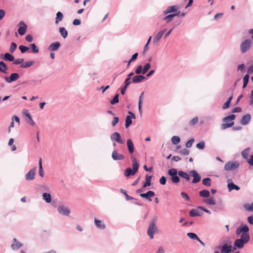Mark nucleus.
Wrapping results in <instances>:
<instances>
[{"mask_svg": "<svg viewBox=\"0 0 253 253\" xmlns=\"http://www.w3.org/2000/svg\"><path fill=\"white\" fill-rule=\"evenodd\" d=\"M249 240V234H241L240 238L235 240L233 244V251H235L237 248H243L244 245L248 243Z\"/></svg>", "mask_w": 253, "mask_h": 253, "instance_id": "obj_1", "label": "nucleus"}, {"mask_svg": "<svg viewBox=\"0 0 253 253\" xmlns=\"http://www.w3.org/2000/svg\"><path fill=\"white\" fill-rule=\"evenodd\" d=\"M157 217H154L153 220L151 221L149 225V227L147 231V235L149 236L151 239L154 238V235L157 230V227L156 226V221Z\"/></svg>", "mask_w": 253, "mask_h": 253, "instance_id": "obj_2", "label": "nucleus"}, {"mask_svg": "<svg viewBox=\"0 0 253 253\" xmlns=\"http://www.w3.org/2000/svg\"><path fill=\"white\" fill-rule=\"evenodd\" d=\"M252 41L251 39H246L243 41L240 45V49L242 53L247 52L250 49L252 45Z\"/></svg>", "mask_w": 253, "mask_h": 253, "instance_id": "obj_3", "label": "nucleus"}, {"mask_svg": "<svg viewBox=\"0 0 253 253\" xmlns=\"http://www.w3.org/2000/svg\"><path fill=\"white\" fill-rule=\"evenodd\" d=\"M177 174L178 171L175 169H170L168 170V174L171 176V180L173 183H176L179 182L180 178Z\"/></svg>", "mask_w": 253, "mask_h": 253, "instance_id": "obj_4", "label": "nucleus"}, {"mask_svg": "<svg viewBox=\"0 0 253 253\" xmlns=\"http://www.w3.org/2000/svg\"><path fill=\"white\" fill-rule=\"evenodd\" d=\"M215 250H220L221 253H230L231 252L232 250V247L231 245H228L227 244H224L222 246L219 245L215 247Z\"/></svg>", "mask_w": 253, "mask_h": 253, "instance_id": "obj_5", "label": "nucleus"}, {"mask_svg": "<svg viewBox=\"0 0 253 253\" xmlns=\"http://www.w3.org/2000/svg\"><path fill=\"white\" fill-rule=\"evenodd\" d=\"M239 167V163L237 162H228L224 166V169L230 171L237 169Z\"/></svg>", "mask_w": 253, "mask_h": 253, "instance_id": "obj_6", "label": "nucleus"}, {"mask_svg": "<svg viewBox=\"0 0 253 253\" xmlns=\"http://www.w3.org/2000/svg\"><path fill=\"white\" fill-rule=\"evenodd\" d=\"M37 169V167H35L32 169L27 173H26L25 175V179L26 180H34L35 178Z\"/></svg>", "mask_w": 253, "mask_h": 253, "instance_id": "obj_7", "label": "nucleus"}, {"mask_svg": "<svg viewBox=\"0 0 253 253\" xmlns=\"http://www.w3.org/2000/svg\"><path fill=\"white\" fill-rule=\"evenodd\" d=\"M110 138L112 141L117 142L120 144L124 143V141L121 138V134L118 132H115L112 134L110 136Z\"/></svg>", "mask_w": 253, "mask_h": 253, "instance_id": "obj_8", "label": "nucleus"}, {"mask_svg": "<svg viewBox=\"0 0 253 253\" xmlns=\"http://www.w3.org/2000/svg\"><path fill=\"white\" fill-rule=\"evenodd\" d=\"M18 25L19 27L18 29V32L20 35L23 36L26 32L27 26L23 21H20Z\"/></svg>", "mask_w": 253, "mask_h": 253, "instance_id": "obj_9", "label": "nucleus"}, {"mask_svg": "<svg viewBox=\"0 0 253 253\" xmlns=\"http://www.w3.org/2000/svg\"><path fill=\"white\" fill-rule=\"evenodd\" d=\"M189 175L193 177L192 182L196 183L199 182L201 179V176L198 174L196 170H191L189 171Z\"/></svg>", "mask_w": 253, "mask_h": 253, "instance_id": "obj_10", "label": "nucleus"}, {"mask_svg": "<svg viewBox=\"0 0 253 253\" xmlns=\"http://www.w3.org/2000/svg\"><path fill=\"white\" fill-rule=\"evenodd\" d=\"M57 211L60 214L63 215L68 216L70 213V210L69 209L64 205H61L58 207Z\"/></svg>", "mask_w": 253, "mask_h": 253, "instance_id": "obj_11", "label": "nucleus"}, {"mask_svg": "<svg viewBox=\"0 0 253 253\" xmlns=\"http://www.w3.org/2000/svg\"><path fill=\"white\" fill-rule=\"evenodd\" d=\"M19 78V75L18 73H12L9 77L5 76L4 77L5 81L7 83H10L12 82L17 80Z\"/></svg>", "mask_w": 253, "mask_h": 253, "instance_id": "obj_12", "label": "nucleus"}, {"mask_svg": "<svg viewBox=\"0 0 253 253\" xmlns=\"http://www.w3.org/2000/svg\"><path fill=\"white\" fill-rule=\"evenodd\" d=\"M249 230V228L247 225H242L237 228L236 230V234L237 235H239L241 232H243L242 234H249L248 233Z\"/></svg>", "mask_w": 253, "mask_h": 253, "instance_id": "obj_13", "label": "nucleus"}, {"mask_svg": "<svg viewBox=\"0 0 253 253\" xmlns=\"http://www.w3.org/2000/svg\"><path fill=\"white\" fill-rule=\"evenodd\" d=\"M112 158L114 161L123 160L125 157L123 154L119 153L116 150H114L112 153Z\"/></svg>", "mask_w": 253, "mask_h": 253, "instance_id": "obj_14", "label": "nucleus"}, {"mask_svg": "<svg viewBox=\"0 0 253 253\" xmlns=\"http://www.w3.org/2000/svg\"><path fill=\"white\" fill-rule=\"evenodd\" d=\"M155 195L154 192L149 190L145 193H141L140 194V196L142 198H145L149 201L151 202L152 201L151 198L154 197Z\"/></svg>", "mask_w": 253, "mask_h": 253, "instance_id": "obj_15", "label": "nucleus"}, {"mask_svg": "<svg viewBox=\"0 0 253 253\" xmlns=\"http://www.w3.org/2000/svg\"><path fill=\"white\" fill-rule=\"evenodd\" d=\"M166 31V29H164L156 34V35L153 38V42L154 44L157 43L160 41Z\"/></svg>", "mask_w": 253, "mask_h": 253, "instance_id": "obj_16", "label": "nucleus"}, {"mask_svg": "<svg viewBox=\"0 0 253 253\" xmlns=\"http://www.w3.org/2000/svg\"><path fill=\"white\" fill-rule=\"evenodd\" d=\"M251 120V116L250 114H248L244 115L240 121V123L242 125L245 126L248 125Z\"/></svg>", "mask_w": 253, "mask_h": 253, "instance_id": "obj_17", "label": "nucleus"}, {"mask_svg": "<svg viewBox=\"0 0 253 253\" xmlns=\"http://www.w3.org/2000/svg\"><path fill=\"white\" fill-rule=\"evenodd\" d=\"M61 46V44L59 42H55L51 43L48 47V49L50 51H53L57 50Z\"/></svg>", "mask_w": 253, "mask_h": 253, "instance_id": "obj_18", "label": "nucleus"}, {"mask_svg": "<svg viewBox=\"0 0 253 253\" xmlns=\"http://www.w3.org/2000/svg\"><path fill=\"white\" fill-rule=\"evenodd\" d=\"M227 187H228L229 191H231L233 190H236L238 191V190H240V188L238 186L235 185L231 181V180H229V179L228 180Z\"/></svg>", "mask_w": 253, "mask_h": 253, "instance_id": "obj_19", "label": "nucleus"}, {"mask_svg": "<svg viewBox=\"0 0 253 253\" xmlns=\"http://www.w3.org/2000/svg\"><path fill=\"white\" fill-rule=\"evenodd\" d=\"M180 11H179L176 12L173 14H169V15L164 17L163 18V20H165L166 22V23H168L172 20V18L174 16L178 15L179 14H180Z\"/></svg>", "mask_w": 253, "mask_h": 253, "instance_id": "obj_20", "label": "nucleus"}, {"mask_svg": "<svg viewBox=\"0 0 253 253\" xmlns=\"http://www.w3.org/2000/svg\"><path fill=\"white\" fill-rule=\"evenodd\" d=\"M127 147L129 154H131L134 152V145L131 139H128L126 141Z\"/></svg>", "mask_w": 253, "mask_h": 253, "instance_id": "obj_21", "label": "nucleus"}, {"mask_svg": "<svg viewBox=\"0 0 253 253\" xmlns=\"http://www.w3.org/2000/svg\"><path fill=\"white\" fill-rule=\"evenodd\" d=\"M94 223L96 226L100 229H104L105 228V225L103 222L100 220L97 219L95 218Z\"/></svg>", "mask_w": 253, "mask_h": 253, "instance_id": "obj_22", "label": "nucleus"}, {"mask_svg": "<svg viewBox=\"0 0 253 253\" xmlns=\"http://www.w3.org/2000/svg\"><path fill=\"white\" fill-rule=\"evenodd\" d=\"M178 7L177 5H172L167 7V8L164 11V15H167L168 13L175 12L177 9Z\"/></svg>", "mask_w": 253, "mask_h": 253, "instance_id": "obj_23", "label": "nucleus"}, {"mask_svg": "<svg viewBox=\"0 0 253 253\" xmlns=\"http://www.w3.org/2000/svg\"><path fill=\"white\" fill-rule=\"evenodd\" d=\"M144 92H142L139 97V102H138V110L139 112L140 113V116L142 114V102L143 99V96H144Z\"/></svg>", "mask_w": 253, "mask_h": 253, "instance_id": "obj_24", "label": "nucleus"}, {"mask_svg": "<svg viewBox=\"0 0 253 253\" xmlns=\"http://www.w3.org/2000/svg\"><path fill=\"white\" fill-rule=\"evenodd\" d=\"M145 79V77L142 75H136L134 76L132 79V82L133 83H140L142 80Z\"/></svg>", "mask_w": 253, "mask_h": 253, "instance_id": "obj_25", "label": "nucleus"}, {"mask_svg": "<svg viewBox=\"0 0 253 253\" xmlns=\"http://www.w3.org/2000/svg\"><path fill=\"white\" fill-rule=\"evenodd\" d=\"M13 241L14 243L11 245V248L14 250H18L23 246V244L18 242L16 238L13 239Z\"/></svg>", "mask_w": 253, "mask_h": 253, "instance_id": "obj_26", "label": "nucleus"}, {"mask_svg": "<svg viewBox=\"0 0 253 253\" xmlns=\"http://www.w3.org/2000/svg\"><path fill=\"white\" fill-rule=\"evenodd\" d=\"M0 57L2 59L4 60L13 61L14 60V56L9 53H6L3 55H1Z\"/></svg>", "mask_w": 253, "mask_h": 253, "instance_id": "obj_27", "label": "nucleus"}, {"mask_svg": "<svg viewBox=\"0 0 253 253\" xmlns=\"http://www.w3.org/2000/svg\"><path fill=\"white\" fill-rule=\"evenodd\" d=\"M202 213L199 212L197 209H192L189 211V214L191 217L200 216L202 215Z\"/></svg>", "mask_w": 253, "mask_h": 253, "instance_id": "obj_28", "label": "nucleus"}, {"mask_svg": "<svg viewBox=\"0 0 253 253\" xmlns=\"http://www.w3.org/2000/svg\"><path fill=\"white\" fill-rule=\"evenodd\" d=\"M152 176H149L148 175H146L145 176V182L144 183L142 188H145L148 187L151 184V179Z\"/></svg>", "mask_w": 253, "mask_h": 253, "instance_id": "obj_29", "label": "nucleus"}, {"mask_svg": "<svg viewBox=\"0 0 253 253\" xmlns=\"http://www.w3.org/2000/svg\"><path fill=\"white\" fill-rule=\"evenodd\" d=\"M178 174L179 176L185 179L187 181H189L190 179V175L187 172L179 170L178 171Z\"/></svg>", "mask_w": 253, "mask_h": 253, "instance_id": "obj_30", "label": "nucleus"}, {"mask_svg": "<svg viewBox=\"0 0 253 253\" xmlns=\"http://www.w3.org/2000/svg\"><path fill=\"white\" fill-rule=\"evenodd\" d=\"M199 195L201 197L203 198H208L210 197V192L208 190L204 189L201 191H200L199 192Z\"/></svg>", "mask_w": 253, "mask_h": 253, "instance_id": "obj_31", "label": "nucleus"}, {"mask_svg": "<svg viewBox=\"0 0 253 253\" xmlns=\"http://www.w3.org/2000/svg\"><path fill=\"white\" fill-rule=\"evenodd\" d=\"M204 202L209 205H215L216 204L215 199L213 197H211L209 199H205Z\"/></svg>", "mask_w": 253, "mask_h": 253, "instance_id": "obj_32", "label": "nucleus"}, {"mask_svg": "<svg viewBox=\"0 0 253 253\" xmlns=\"http://www.w3.org/2000/svg\"><path fill=\"white\" fill-rule=\"evenodd\" d=\"M59 32L63 38H66L68 36V32L64 27H60Z\"/></svg>", "mask_w": 253, "mask_h": 253, "instance_id": "obj_33", "label": "nucleus"}, {"mask_svg": "<svg viewBox=\"0 0 253 253\" xmlns=\"http://www.w3.org/2000/svg\"><path fill=\"white\" fill-rule=\"evenodd\" d=\"M42 198L47 203H49L51 201V195L49 193H43Z\"/></svg>", "mask_w": 253, "mask_h": 253, "instance_id": "obj_34", "label": "nucleus"}, {"mask_svg": "<svg viewBox=\"0 0 253 253\" xmlns=\"http://www.w3.org/2000/svg\"><path fill=\"white\" fill-rule=\"evenodd\" d=\"M63 18V14L60 11H58L56 13V17L55 18V23L57 24L59 22L61 21Z\"/></svg>", "mask_w": 253, "mask_h": 253, "instance_id": "obj_35", "label": "nucleus"}, {"mask_svg": "<svg viewBox=\"0 0 253 253\" xmlns=\"http://www.w3.org/2000/svg\"><path fill=\"white\" fill-rule=\"evenodd\" d=\"M136 172H134L133 170L130 168H127L125 171V175L126 177H128L130 175H133Z\"/></svg>", "mask_w": 253, "mask_h": 253, "instance_id": "obj_36", "label": "nucleus"}, {"mask_svg": "<svg viewBox=\"0 0 253 253\" xmlns=\"http://www.w3.org/2000/svg\"><path fill=\"white\" fill-rule=\"evenodd\" d=\"M202 183L206 186L210 187L211 186V180L210 178H205L202 180Z\"/></svg>", "mask_w": 253, "mask_h": 253, "instance_id": "obj_37", "label": "nucleus"}, {"mask_svg": "<svg viewBox=\"0 0 253 253\" xmlns=\"http://www.w3.org/2000/svg\"><path fill=\"white\" fill-rule=\"evenodd\" d=\"M34 63L35 62L33 61H27L22 63L20 67L24 68H27L32 66L34 64Z\"/></svg>", "mask_w": 253, "mask_h": 253, "instance_id": "obj_38", "label": "nucleus"}, {"mask_svg": "<svg viewBox=\"0 0 253 253\" xmlns=\"http://www.w3.org/2000/svg\"><path fill=\"white\" fill-rule=\"evenodd\" d=\"M6 70H7V66L5 64V63L1 61L0 62V72H1L3 73H6Z\"/></svg>", "mask_w": 253, "mask_h": 253, "instance_id": "obj_39", "label": "nucleus"}, {"mask_svg": "<svg viewBox=\"0 0 253 253\" xmlns=\"http://www.w3.org/2000/svg\"><path fill=\"white\" fill-rule=\"evenodd\" d=\"M39 175L42 177L44 176V171L42 166V159L40 158L39 160Z\"/></svg>", "mask_w": 253, "mask_h": 253, "instance_id": "obj_40", "label": "nucleus"}, {"mask_svg": "<svg viewBox=\"0 0 253 253\" xmlns=\"http://www.w3.org/2000/svg\"><path fill=\"white\" fill-rule=\"evenodd\" d=\"M139 165L137 162L135 158H133L132 160V169L134 172H136L138 170Z\"/></svg>", "mask_w": 253, "mask_h": 253, "instance_id": "obj_41", "label": "nucleus"}, {"mask_svg": "<svg viewBox=\"0 0 253 253\" xmlns=\"http://www.w3.org/2000/svg\"><path fill=\"white\" fill-rule=\"evenodd\" d=\"M132 118L130 115H127L126 118L125 126L127 128L132 124Z\"/></svg>", "mask_w": 253, "mask_h": 253, "instance_id": "obj_42", "label": "nucleus"}, {"mask_svg": "<svg viewBox=\"0 0 253 253\" xmlns=\"http://www.w3.org/2000/svg\"><path fill=\"white\" fill-rule=\"evenodd\" d=\"M250 148H247L244 149L241 152V155H242V157L245 159H248V156H249V151H250Z\"/></svg>", "mask_w": 253, "mask_h": 253, "instance_id": "obj_43", "label": "nucleus"}, {"mask_svg": "<svg viewBox=\"0 0 253 253\" xmlns=\"http://www.w3.org/2000/svg\"><path fill=\"white\" fill-rule=\"evenodd\" d=\"M249 78H250V76L249 75V74H246L244 77H243V88H245L247 84H248V83L249 82Z\"/></svg>", "mask_w": 253, "mask_h": 253, "instance_id": "obj_44", "label": "nucleus"}, {"mask_svg": "<svg viewBox=\"0 0 253 253\" xmlns=\"http://www.w3.org/2000/svg\"><path fill=\"white\" fill-rule=\"evenodd\" d=\"M187 235L189 238H190L191 239L196 240L197 241L199 240V238L198 237L196 233L190 232L188 233L187 234Z\"/></svg>", "mask_w": 253, "mask_h": 253, "instance_id": "obj_45", "label": "nucleus"}, {"mask_svg": "<svg viewBox=\"0 0 253 253\" xmlns=\"http://www.w3.org/2000/svg\"><path fill=\"white\" fill-rule=\"evenodd\" d=\"M120 192L125 196V197L126 198V200L127 201L135 199L134 198L127 195L126 191L125 190L121 189L120 190Z\"/></svg>", "mask_w": 253, "mask_h": 253, "instance_id": "obj_46", "label": "nucleus"}, {"mask_svg": "<svg viewBox=\"0 0 253 253\" xmlns=\"http://www.w3.org/2000/svg\"><path fill=\"white\" fill-rule=\"evenodd\" d=\"M119 93H117L115 96L114 97V98L111 100L110 101V103L112 104V105H114L117 103L119 102Z\"/></svg>", "mask_w": 253, "mask_h": 253, "instance_id": "obj_47", "label": "nucleus"}, {"mask_svg": "<svg viewBox=\"0 0 253 253\" xmlns=\"http://www.w3.org/2000/svg\"><path fill=\"white\" fill-rule=\"evenodd\" d=\"M171 142L173 144H177L180 141V138L178 136H173L171 139Z\"/></svg>", "mask_w": 253, "mask_h": 253, "instance_id": "obj_48", "label": "nucleus"}, {"mask_svg": "<svg viewBox=\"0 0 253 253\" xmlns=\"http://www.w3.org/2000/svg\"><path fill=\"white\" fill-rule=\"evenodd\" d=\"M134 75L133 72H130L128 75L127 78L125 81V84H126V85H129L131 83V82L130 81V80L131 79V77Z\"/></svg>", "mask_w": 253, "mask_h": 253, "instance_id": "obj_49", "label": "nucleus"}, {"mask_svg": "<svg viewBox=\"0 0 253 253\" xmlns=\"http://www.w3.org/2000/svg\"><path fill=\"white\" fill-rule=\"evenodd\" d=\"M235 118H236L235 115L234 114H232V115H229V116H228L225 117L223 119V121L228 122V121H233L235 119Z\"/></svg>", "mask_w": 253, "mask_h": 253, "instance_id": "obj_50", "label": "nucleus"}, {"mask_svg": "<svg viewBox=\"0 0 253 253\" xmlns=\"http://www.w3.org/2000/svg\"><path fill=\"white\" fill-rule=\"evenodd\" d=\"M151 67V64L150 63H146L143 68L142 74H145L149 70Z\"/></svg>", "mask_w": 253, "mask_h": 253, "instance_id": "obj_51", "label": "nucleus"}, {"mask_svg": "<svg viewBox=\"0 0 253 253\" xmlns=\"http://www.w3.org/2000/svg\"><path fill=\"white\" fill-rule=\"evenodd\" d=\"M30 47L32 49V52L34 53H38L39 51L38 47L35 44L32 43L30 45Z\"/></svg>", "mask_w": 253, "mask_h": 253, "instance_id": "obj_52", "label": "nucleus"}, {"mask_svg": "<svg viewBox=\"0 0 253 253\" xmlns=\"http://www.w3.org/2000/svg\"><path fill=\"white\" fill-rule=\"evenodd\" d=\"M196 147L199 149L203 150L205 147V143L204 141H202L196 144Z\"/></svg>", "mask_w": 253, "mask_h": 253, "instance_id": "obj_53", "label": "nucleus"}, {"mask_svg": "<svg viewBox=\"0 0 253 253\" xmlns=\"http://www.w3.org/2000/svg\"><path fill=\"white\" fill-rule=\"evenodd\" d=\"M234 124V123L233 122H231L230 123H229V124H222L221 125V128L223 129H226L227 128L230 127L232 126H233Z\"/></svg>", "mask_w": 253, "mask_h": 253, "instance_id": "obj_54", "label": "nucleus"}, {"mask_svg": "<svg viewBox=\"0 0 253 253\" xmlns=\"http://www.w3.org/2000/svg\"><path fill=\"white\" fill-rule=\"evenodd\" d=\"M198 117H195L193 118L189 122V125L194 126L198 123Z\"/></svg>", "mask_w": 253, "mask_h": 253, "instance_id": "obj_55", "label": "nucleus"}, {"mask_svg": "<svg viewBox=\"0 0 253 253\" xmlns=\"http://www.w3.org/2000/svg\"><path fill=\"white\" fill-rule=\"evenodd\" d=\"M181 197L185 201H189L190 200V198L188 194L184 192H182L180 193Z\"/></svg>", "mask_w": 253, "mask_h": 253, "instance_id": "obj_56", "label": "nucleus"}, {"mask_svg": "<svg viewBox=\"0 0 253 253\" xmlns=\"http://www.w3.org/2000/svg\"><path fill=\"white\" fill-rule=\"evenodd\" d=\"M19 49L21 51V53H23L28 50L29 49V48L27 46L21 45L19 46Z\"/></svg>", "mask_w": 253, "mask_h": 253, "instance_id": "obj_57", "label": "nucleus"}, {"mask_svg": "<svg viewBox=\"0 0 253 253\" xmlns=\"http://www.w3.org/2000/svg\"><path fill=\"white\" fill-rule=\"evenodd\" d=\"M17 48V45L15 42H11L10 46V52L13 53Z\"/></svg>", "mask_w": 253, "mask_h": 253, "instance_id": "obj_58", "label": "nucleus"}, {"mask_svg": "<svg viewBox=\"0 0 253 253\" xmlns=\"http://www.w3.org/2000/svg\"><path fill=\"white\" fill-rule=\"evenodd\" d=\"M142 66L141 65H139L137 66V68L135 69V72L136 74L139 75L140 74H142Z\"/></svg>", "mask_w": 253, "mask_h": 253, "instance_id": "obj_59", "label": "nucleus"}, {"mask_svg": "<svg viewBox=\"0 0 253 253\" xmlns=\"http://www.w3.org/2000/svg\"><path fill=\"white\" fill-rule=\"evenodd\" d=\"M179 153L184 156H186V155H189V150H188V149H187L186 148H184V149H182L180 150V151H179Z\"/></svg>", "mask_w": 253, "mask_h": 253, "instance_id": "obj_60", "label": "nucleus"}, {"mask_svg": "<svg viewBox=\"0 0 253 253\" xmlns=\"http://www.w3.org/2000/svg\"><path fill=\"white\" fill-rule=\"evenodd\" d=\"M197 209L203 211H204L206 212V213H208L209 214H211V211L210 210L204 208V207L198 206V207H197Z\"/></svg>", "mask_w": 253, "mask_h": 253, "instance_id": "obj_61", "label": "nucleus"}, {"mask_svg": "<svg viewBox=\"0 0 253 253\" xmlns=\"http://www.w3.org/2000/svg\"><path fill=\"white\" fill-rule=\"evenodd\" d=\"M119 121V118L117 117H115L113 118V121L111 123V125L113 126H116L117 124L118 123Z\"/></svg>", "mask_w": 253, "mask_h": 253, "instance_id": "obj_62", "label": "nucleus"}, {"mask_svg": "<svg viewBox=\"0 0 253 253\" xmlns=\"http://www.w3.org/2000/svg\"><path fill=\"white\" fill-rule=\"evenodd\" d=\"M194 141V138H191L189 141H188L186 143V146L187 148H190L192 147L193 143Z\"/></svg>", "mask_w": 253, "mask_h": 253, "instance_id": "obj_63", "label": "nucleus"}, {"mask_svg": "<svg viewBox=\"0 0 253 253\" xmlns=\"http://www.w3.org/2000/svg\"><path fill=\"white\" fill-rule=\"evenodd\" d=\"M24 61V59L22 58H18L16 59L15 60H14L13 64L15 65H18L21 64Z\"/></svg>", "mask_w": 253, "mask_h": 253, "instance_id": "obj_64", "label": "nucleus"}]
</instances>
